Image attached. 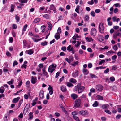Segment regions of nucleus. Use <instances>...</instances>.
<instances>
[{
	"instance_id": "13d9d810",
	"label": "nucleus",
	"mask_w": 121,
	"mask_h": 121,
	"mask_svg": "<svg viewBox=\"0 0 121 121\" xmlns=\"http://www.w3.org/2000/svg\"><path fill=\"white\" fill-rule=\"evenodd\" d=\"M92 64L91 63H89L88 64V67L89 68H91L92 67Z\"/></svg>"
},
{
	"instance_id": "b1692460",
	"label": "nucleus",
	"mask_w": 121,
	"mask_h": 121,
	"mask_svg": "<svg viewBox=\"0 0 121 121\" xmlns=\"http://www.w3.org/2000/svg\"><path fill=\"white\" fill-rule=\"evenodd\" d=\"M33 113L32 112H30L29 113V118L31 120L33 118Z\"/></svg>"
},
{
	"instance_id": "4468645a",
	"label": "nucleus",
	"mask_w": 121,
	"mask_h": 121,
	"mask_svg": "<svg viewBox=\"0 0 121 121\" xmlns=\"http://www.w3.org/2000/svg\"><path fill=\"white\" fill-rule=\"evenodd\" d=\"M26 54H27L29 55H31L33 53V52L31 49H30L28 50H26L25 51Z\"/></svg>"
},
{
	"instance_id": "09e8293b",
	"label": "nucleus",
	"mask_w": 121,
	"mask_h": 121,
	"mask_svg": "<svg viewBox=\"0 0 121 121\" xmlns=\"http://www.w3.org/2000/svg\"><path fill=\"white\" fill-rule=\"evenodd\" d=\"M18 64V63L16 60H14L13 63V67L15 66V65H16Z\"/></svg>"
},
{
	"instance_id": "3c124183",
	"label": "nucleus",
	"mask_w": 121,
	"mask_h": 121,
	"mask_svg": "<svg viewBox=\"0 0 121 121\" xmlns=\"http://www.w3.org/2000/svg\"><path fill=\"white\" fill-rule=\"evenodd\" d=\"M73 118L77 121H79V119L78 117L77 116H73Z\"/></svg>"
},
{
	"instance_id": "052dcab7",
	"label": "nucleus",
	"mask_w": 121,
	"mask_h": 121,
	"mask_svg": "<svg viewBox=\"0 0 121 121\" xmlns=\"http://www.w3.org/2000/svg\"><path fill=\"white\" fill-rule=\"evenodd\" d=\"M109 47L108 46H105L104 48H101V49L102 50H103L104 49H107Z\"/></svg>"
},
{
	"instance_id": "e2e57ef3",
	"label": "nucleus",
	"mask_w": 121,
	"mask_h": 121,
	"mask_svg": "<svg viewBox=\"0 0 121 121\" xmlns=\"http://www.w3.org/2000/svg\"><path fill=\"white\" fill-rule=\"evenodd\" d=\"M28 95L26 94H25L24 95V98L26 99H27L28 98Z\"/></svg>"
},
{
	"instance_id": "8fccbe9b",
	"label": "nucleus",
	"mask_w": 121,
	"mask_h": 121,
	"mask_svg": "<svg viewBox=\"0 0 121 121\" xmlns=\"http://www.w3.org/2000/svg\"><path fill=\"white\" fill-rule=\"evenodd\" d=\"M28 25L27 24L25 25L23 27V30L24 31H25L26 30V29Z\"/></svg>"
},
{
	"instance_id": "a19ab883",
	"label": "nucleus",
	"mask_w": 121,
	"mask_h": 121,
	"mask_svg": "<svg viewBox=\"0 0 121 121\" xmlns=\"http://www.w3.org/2000/svg\"><path fill=\"white\" fill-rule=\"evenodd\" d=\"M89 18V17L87 15H86L85 16V20L88 21Z\"/></svg>"
},
{
	"instance_id": "2eb2a0df",
	"label": "nucleus",
	"mask_w": 121,
	"mask_h": 121,
	"mask_svg": "<svg viewBox=\"0 0 121 121\" xmlns=\"http://www.w3.org/2000/svg\"><path fill=\"white\" fill-rule=\"evenodd\" d=\"M78 75V71H76L75 72H73L72 73V76L73 77H77Z\"/></svg>"
},
{
	"instance_id": "9d476101",
	"label": "nucleus",
	"mask_w": 121,
	"mask_h": 121,
	"mask_svg": "<svg viewBox=\"0 0 121 121\" xmlns=\"http://www.w3.org/2000/svg\"><path fill=\"white\" fill-rule=\"evenodd\" d=\"M31 81L32 84H35L37 82V80L36 78L35 77L33 76H32Z\"/></svg>"
},
{
	"instance_id": "680f3d73",
	"label": "nucleus",
	"mask_w": 121,
	"mask_h": 121,
	"mask_svg": "<svg viewBox=\"0 0 121 121\" xmlns=\"http://www.w3.org/2000/svg\"><path fill=\"white\" fill-rule=\"evenodd\" d=\"M117 57V56L116 55H114L112 57V59L113 60H114Z\"/></svg>"
},
{
	"instance_id": "338daca9",
	"label": "nucleus",
	"mask_w": 121,
	"mask_h": 121,
	"mask_svg": "<svg viewBox=\"0 0 121 121\" xmlns=\"http://www.w3.org/2000/svg\"><path fill=\"white\" fill-rule=\"evenodd\" d=\"M61 49L63 51H65L66 49V47L65 46L61 48Z\"/></svg>"
},
{
	"instance_id": "a211bd4d",
	"label": "nucleus",
	"mask_w": 121,
	"mask_h": 121,
	"mask_svg": "<svg viewBox=\"0 0 121 121\" xmlns=\"http://www.w3.org/2000/svg\"><path fill=\"white\" fill-rule=\"evenodd\" d=\"M82 72L85 75H87L89 73V72L87 69H83Z\"/></svg>"
},
{
	"instance_id": "bf43d9fd",
	"label": "nucleus",
	"mask_w": 121,
	"mask_h": 121,
	"mask_svg": "<svg viewBox=\"0 0 121 121\" xmlns=\"http://www.w3.org/2000/svg\"><path fill=\"white\" fill-rule=\"evenodd\" d=\"M52 27V25L49 26L48 27V29L49 30H51Z\"/></svg>"
},
{
	"instance_id": "39448f33",
	"label": "nucleus",
	"mask_w": 121,
	"mask_h": 121,
	"mask_svg": "<svg viewBox=\"0 0 121 121\" xmlns=\"http://www.w3.org/2000/svg\"><path fill=\"white\" fill-rule=\"evenodd\" d=\"M99 32L101 33H103V30H104V28L103 26V23H101L100 24L99 27Z\"/></svg>"
},
{
	"instance_id": "7c9ffc66",
	"label": "nucleus",
	"mask_w": 121,
	"mask_h": 121,
	"mask_svg": "<svg viewBox=\"0 0 121 121\" xmlns=\"http://www.w3.org/2000/svg\"><path fill=\"white\" fill-rule=\"evenodd\" d=\"M4 88L3 86H1L0 88V92L2 94L4 91Z\"/></svg>"
},
{
	"instance_id": "a18cd8bd",
	"label": "nucleus",
	"mask_w": 121,
	"mask_h": 121,
	"mask_svg": "<svg viewBox=\"0 0 121 121\" xmlns=\"http://www.w3.org/2000/svg\"><path fill=\"white\" fill-rule=\"evenodd\" d=\"M87 3L89 5H91L93 4H94L93 0H91V1L88 2Z\"/></svg>"
},
{
	"instance_id": "e433bc0d",
	"label": "nucleus",
	"mask_w": 121,
	"mask_h": 121,
	"mask_svg": "<svg viewBox=\"0 0 121 121\" xmlns=\"http://www.w3.org/2000/svg\"><path fill=\"white\" fill-rule=\"evenodd\" d=\"M79 5H77L75 9V11L77 13H79Z\"/></svg>"
},
{
	"instance_id": "2f4dec72",
	"label": "nucleus",
	"mask_w": 121,
	"mask_h": 121,
	"mask_svg": "<svg viewBox=\"0 0 121 121\" xmlns=\"http://www.w3.org/2000/svg\"><path fill=\"white\" fill-rule=\"evenodd\" d=\"M98 105V103L97 101H96L93 104L92 106L93 107H97Z\"/></svg>"
},
{
	"instance_id": "bb28decb",
	"label": "nucleus",
	"mask_w": 121,
	"mask_h": 121,
	"mask_svg": "<svg viewBox=\"0 0 121 121\" xmlns=\"http://www.w3.org/2000/svg\"><path fill=\"white\" fill-rule=\"evenodd\" d=\"M115 52L113 51H108L106 53V54L107 55H109L111 54L112 53H115Z\"/></svg>"
},
{
	"instance_id": "7ed1b4c3",
	"label": "nucleus",
	"mask_w": 121,
	"mask_h": 121,
	"mask_svg": "<svg viewBox=\"0 0 121 121\" xmlns=\"http://www.w3.org/2000/svg\"><path fill=\"white\" fill-rule=\"evenodd\" d=\"M56 65H54L53 64H52L50 66H49L48 69V71L51 73H52L55 70V68L56 67Z\"/></svg>"
},
{
	"instance_id": "aec40b11",
	"label": "nucleus",
	"mask_w": 121,
	"mask_h": 121,
	"mask_svg": "<svg viewBox=\"0 0 121 121\" xmlns=\"http://www.w3.org/2000/svg\"><path fill=\"white\" fill-rule=\"evenodd\" d=\"M69 81L73 83H75L77 82L76 80L73 78H70L69 80Z\"/></svg>"
},
{
	"instance_id": "a878e982",
	"label": "nucleus",
	"mask_w": 121,
	"mask_h": 121,
	"mask_svg": "<svg viewBox=\"0 0 121 121\" xmlns=\"http://www.w3.org/2000/svg\"><path fill=\"white\" fill-rule=\"evenodd\" d=\"M56 8L55 7L54 5L53 4H51L50 5L49 7V9L51 10H54V9H56Z\"/></svg>"
},
{
	"instance_id": "cd10ccee",
	"label": "nucleus",
	"mask_w": 121,
	"mask_h": 121,
	"mask_svg": "<svg viewBox=\"0 0 121 121\" xmlns=\"http://www.w3.org/2000/svg\"><path fill=\"white\" fill-rule=\"evenodd\" d=\"M69 52H72V53L73 54L75 53V49L73 47H72L70 49L69 51Z\"/></svg>"
},
{
	"instance_id": "49530a36",
	"label": "nucleus",
	"mask_w": 121,
	"mask_h": 121,
	"mask_svg": "<svg viewBox=\"0 0 121 121\" xmlns=\"http://www.w3.org/2000/svg\"><path fill=\"white\" fill-rule=\"evenodd\" d=\"M7 114H6L5 115V117L4 118V121H8V120L7 119Z\"/></svg>"
},
{
	"instance_id": "ea45409f",
	"label": "nucleus",
	"mask_w": 121,
	"mask_h": 121,
	"mask_svg": "<svg viewBox=\"0 0 121 121\" xmlns=\"http://www.w3.org/2000/svg\"><path fill=\"white\" fill-rule=\"evenodd\" d=\"M48 42L46 41H44V42L41 43V44L42 46H45L47 45Z\"/></svg>"
},
{
	"instance_id": "c756f323",
	"label": "nucleus",
	"mask_w": 121,
	"mask_h": 121,
	"mask_svg": "<svg viewBox=\"0 0 121 121\" xmlns=\"http://www.w3.org/2000/svg\"><path fill=\"white\" fill-rule=\"evenodd\" d=\"M67 86L69 87H72L73 86V84L70 82H68L67 83Z\"/></svg>"
},
{
	"instance_id": "412c9836",
	"label": "nucleus",
	"mask_w": 121,
	"mask_h": 121,
	"mask_svg": "<svg viewBox=\"0 0 121 121\" xmlns=\"http://www.w3.org/2000/svg\"><path fill=\"white\" fill-rule=\"evenodd\" d=\"M60 34L56 33L55 35V38L57 40L58 39L60 38Z\"/></svg>"
},
{
	"instance_id": "5fc2aeb1",
	"label": "nucleus",
	"mask_w": 121,
	"mask_h": 121,
	"mask_svg": "<svg viewBox=\"0 0 121 121\" xmlns=\"http://www.w3.org/2000/svg\"><path fill=\"white\" fill-rule=\"evenodd\" d=\"M109 69L108 68H107L104 71V72L105 73H107L109 72Z\"/></svg>"
},
{
	"instance_id": "f257e3e1",
	"label": "nucleus",
	"mask_w": 121,
	"mask_h": 121,
	"mask_svg": "<svg viewBox=\"0 0 121 121\" xmlns=\"http://www.w3.org/2000/svg\"><path fill=\"white\" fill-rule=\"evenodd\" d=\"M81 83H80L78 84L77 86L75 87V90L76 91L78 90V93H80L84 91L85 87L83 86H81Z\"/></svg>"
},
{
	"instance_id": "9b49d317",
	"label": "nucleus",
	"mask_w": 121,
	"mask_h": 121,
	"mask_svg": "<svg viewBox=\"0 0 121 121\" xmlns=\"http://www.w3.org/2000/svg\"><path fill=\"white\" fill-rule=\"evenodd\" d=\"M71 98L73 100L75 99L78 97V96L75 93L72 94L71 95Z\"/></svg>"
},
{
	"instance_id": "dca6fc26",
	"label": "nucleus",
	"mask_w": 121,
	"mask_h": 121,
	"mask_svg": "<svg viewBox=\"0 0 121 121\" xmlns=\"http://www.w3.org/2000/svg\"><path fill=\"white\" fill-rule=\"evenodd\" d=\"M20 99V98L19 97L15 98L13 100L12 102L13 103H16Z\"/></svg>"
},
{
	"instance_id": "1a4fd4ad",
	"label": "nucleus",
	"mask_w": 121,
	"mask_h": 121,
	"mask_svg": "<svg viewBox=\"0 0 121 121\" xmlns=\"http://www.w3.org/2000/svg\"><path fill=\"white\" fill-rule=\"evenodd\" d=\"M30 105L29 104H28L26 105L23 111L24 114V113H25V114H26V112H27L29 108H30Z\"/></svg>"
},
{
	"instance_id": "6e6d98bb",
	"label": "nucleus",
	"mask_w": 121,
	"mask_h": 121,
	"mask_svg": "<svg viewBox=\"0 0 121 121\" xmlns=\"http://www.w3.org/2000/svg\"><path fill=\"white\" fill-rule=\"evenodd\" d=\"M91 15L93 17H94L95 16V13L94 12L92 11L90 13Z\"/></svg>"
},
{
	"instance_id": "37998d69",
	"label": "nucleus",
	"mask_w": 121,
	"mask_h": 121,
	"mask_svg": "<svg viewBox=\"0 0 121 121\" xmlns=\"http://www.w3.org/2000/svg\"><path fill=\"white\" fill-rule=\"evenodd\" d=\"M105 62V61L104 60H102L99 61V65H101L103 63H104Z\"/></svg>"
},
{
	"instance_id": "774afa93",
	"label": "nucleus",
	"mask_w": 121,
	"mask_h": 121,
	"mask_svg": "<svg viewBox=\"0 0 121 121\" xmlns=\"http://www.w3.org/2000/svg\"><path fill=\"white\" fill-rule=\"evenodd\" d=\"M13 27L14 29H15L17 28V27L16 24H14L13 25Z\"/></svg>"
},
{
	"instance_id": "6e6552de",
	"label": "nucleus",
	"mask_w": 121,
	"mask_h": 121,
	"mask_svg": "<svg viewBox=\"0 0 121 121\" xmlns=\"http://www.w3.org/2000/svg\"><path fill=\"white\" fill-rule=\"evenodd\" d=\"M78 113L80 115L82 116H84L87 114V111L85 110H83L78 112Z\"/></svg>"
},
{
	"instance_id": "c9c22d12",
	"label": "nucleus",
	"mask_w": 121,
	"mask_h": 121,
	"mask_svg": "<svg viewBox=\"0 0 121 121\" xmlns=\"http://www.w3.org/2000/svg\"><path fill=\"white\" fill-rule=\"evenodd\" d=\"M14 82V80L13 79H12L11 80V81L8 82L7 83L9 85H11Z\"/></svg>"
},
{
	"instance_id": "de8ad7c7",
	"label": "nucleus",
	"mask_w": 121,
	"mask_h": 121,
	"mask_svg": "<svg viewBox=\"0 0 121 121\" xmlns=\"http://www.w3.org/2000/svg\"><path fill=\"white\" fill-rule=\"evenodd\" d=\"M90 75L91 78H97V76L95 74H91Z\"/></svg>"
},
{
	"instance_id": "864d4df0",
	"label": "nucleus",
	"mask_w": 121,
	"mask_h": 121,
	"mask_svg": "<svg viewBox=\"0 0 121 121\" xmlns=\"http://www.w3.org/2000/svg\"><path fill=\"white\" fill-rule=\"evenodd\" d=\"M105 112L108 114H111V112L109 110L106 109L105 110Z\"/></svg>"
},
{
	"instance_id": "f03ea898",
	"label": "nucleus",
	"mask_w": 121,
	"mask_h": 121,
	"mask_svg": "<svg viewBox=\"0 0 121 121\" xmlns=\"http://www.w3.org/2000/svg\"><path fill=\"white\" fill-rule=\"evenodd\" d=\"M81 104V99L79 98L77 99L75 101V103L74 107L76 108H78L80 106Z\"/></svg>"
},
{
	"instance_id": "72a5a7b5",
	"label": "nucleus",
	"mask_w": 121,
	"mask_h": 121,
	"mask_svg": "<svg viewBox=\"0 0 121 121\" xmlns=\"http://www.w3.org/2000/svg\"><path fill=\"white\" fill-rule=\"evenodd\" d=\"M15 18L16 20V22H19L20 20V18L19 16H17V15H15Z\"/></svg>"
},
{
	"instance_id": "393cba45",
	"label": "nucleus",
	"mask_w": 121,
	"mask_h": 121,
	"mask_svg": "<svg viewBox=\"0 0 121 121\" xmlns=\"http://www.w3.org/2000/svg\"><path fill=\"white\" fill-rule=\"evenodd\" d=\"M86 40L88 42H91V41H93V39L91 37L89 38L88 37L86 38Z\"/></svg>"
},
{
	"instance_id": "6ab92c4d",
	"label": "nucleus",
	"mask_w": 121,
	"mask_h": 121,
	"mask_svg": "<svg viewBox=\"0 0 121 121\" xmlns=\"http://www.w3.org/2000/svg\"><path fill=\"white\" fill-rule=\"evenodd\" d=\"M43 71V75L45 76L46 77H48V73L45 70H42Z\"/></svg>"
},
{
	"instance_id": "4d7b16f0",
	"label": "nucleus",
	"mask_w": 121,
	"mask_h": 121,
	"mask_svg": "<svg viewBox=\"0 0 121 121\" xmlns=\"http://www.w3.org/2000/svg\"><path fill=\"white\" fill-rule=\"evenodd\" d=\"M81 44V42H79V41H78L77 42V44H76L75 45V46L76 47H78V46H79L80 44Z\"/></svg>"
},
{
	"instance_id": "c03bdc74",
	"label": "nucleus",
	"mask_w": 121,
	"mask_h": 121,
	"mask_svg": "<svg viewBox=\"0 0 121 121\" xmlns=\"http://www.w3.org/2000/svg\"><path fill=\"white\" fill-rule=\"evenodd\" d=\"M32 39H33V41L35 42H37L38 41L40 40H41V39H35L33 38H32Z\"/></svg>"
},
{
	"instance_id": "0e129e2a",
	"label": "nucleus",
	"mask_w": 121,
	"mask_h": 121,
	"mask_svg": "<svg viewBox=\"0 0 121 121\" xmlns=\"http://www.w3.org/2000/svg\"><path fill=\"white\" fill-rule=\"evenodd\" d=\"M110 79L112 82L114 81L115 80V78L113 77H110Z\"/></svg>"
},
{
	"instance_id": "69168bd1",
	"label": "nucleus",
	"mask_w": 121,
	"mask_h": 121,
	"mask_svg": "<svg viewBox=\"0 0 121 121\" xmlns=\"http://www.w3.org/2000/svg\"><path fill=\"white\" fill-rule=\"evenodd\" d=\"M114 6L116 7H120L121 6L120 5L119 3H117L115 4H114Z\"/></svg>"
},
{
	"instance_id": "0eeeda50",
	"label": "nucleus",
	"mask_w": 121,
	"mask_h": 121,
	"mask_svg": "<svg viewBox=\"0 0 121 121\" xmlns=\"http://www.w3.org/2000/svg\"><path fill=\"white\" fill-rule=\"evenodd\" d=\"M96 88L98 91H100L103 89V87L101 85H98L96 86Z\"/></svg>"
},
{
	"instance_id": "423d86ee",
	"label": "nucleus",
	"mask_w": 121,
	"mask_h": 121,
	"mask_svg": "<svg viewBox=\"0 0 121 121\" xmlns=\"http://www.w3.org/2000/svg\"><path fill=\"white\" fill-rule=\"evenodd\" d=\"M73 57L72 56H70L69 58H66L65 60L69 63H70L71 62L73 61Z\"/></svg>"
},
{
	"instance_id": "58836bf2",
	"label": "nucleus",
	"mask_w": 121,
	"mask_h": 121,
	"mask_svg": "<svg viewBox=\"0 0 121 121\" xmlns=\"http://www.w3.org/2000/svg\"><path fill=\"white\" fill-rule=\"evenodd\" d=\"M79 63L78 61H77L75 62H74L72 63V64H71V65L73 66H75L76 65H78Z\"/></svg>"
},
{
	"instance_id": "5701e85b",
	"label": "nucleus",
	"mask_w": 121,
	"mask_h": 121,
	"mask_svg": "<svg viewBox=\"0 0 121 121\" xmlns=\"http://www.w3.org/2000/svg\"><path fill=\"white\" fill-rule=\"evenodd\" d=\"M109 105L107 104H104L102 106V108L103 109L107 108V107H108Z\"/></svg>"
},
{
	"instance_id": "f3484780",
	"label": "nucleus",
	"mask_w": 121,
	"mask_h": 121,
	"mask_svg": "<svg viewBox=\"0 0 121 121\" xmlns=\"http://www.w3.org/2000/svg\"><path fill=\"white\" fill-rule=\"evenodd\" d=\"M113 35L114 38H117V36H121V34L119 32L117 34H116V33H114Z\"/></svg>"
},
{
	"instance_id": "473e14b6",
	"label": "nucleus",
	"mask_w": 121,
	"mask_h": 121,
	"mask_svg": "<svg viewBox=\"0 0 121 121\" xmlns=\"http://www.w3.org/2000/svg\"><path fill=\"white\" fill-rule=\"evenodd\" d=\"M97 98L99 100H103V97L102 96H100L99 95H97Z\"/></svg>"
},
{
	"instance_id": "f704fd0d",
	"label": "nucleus",
	"mask_w": 121,
	"mask_h": 121,
	"mask_svg": "<svg viewBox=\"0 0 121 121\" xmlns=\"http://www.w3.org/2000/svg\"><path fill=\"white\" fill-rule=\"evenodd\" d=\"M15 7V5H13L12 4H11V9L10 10V11L11 12H13V11L14 10V8Z\"/></svg>"
},
{
	"instance_id": "ddd939ff",
	"label": "nucleus",
	"mask_w": 121,
	"mask_h": 121,
	"mask_svg": "<svg viewBox=\"0 0 121 121\" xmlns=\"http://www.w3.org/2000/svg\"><path fill=\"white\" fill-rule=\"evenodd\" d=\"M39 96L41 99H43L44 98V91H43L42 90L40 91L39 94Z\"/></svg>"
},
{
	"instance_id": "c85d7f7f",
	"label": "nucleus",
	"mask_w": 121,
	"mask_h": 121,
	"mask_svg": "<svg viewBox=\"0 0 121 121\" xmlns=\"http://www.w3.org/2000/svg\"><path fill=\"white\" fill-rule=\"evenodd\" d=\"M43 17L46 19H49L50 17V15L48 14H46L43 15Z\"/></svg>"
},
{
	"instance_id": "4c0bfd02",
	"label": "nucleus",
	"mask_w": 121,
	"mask_h": 121,
	"mask_svg": "<svg viewBox=\"0 0 121 121\" xmlns=\"http://www.w3.org/2000/svg\"><path fill=\"white\" fill-rule=\"evenodd\" d=\"M40 19L39 18H37L35 19L34 21V22L35 23H36L40 21Z\"/></svg>"
},
{
	"instance_id": "20e7f679",
	"label": "nucleus",
	"mask_w": 121,
	"mask_h": 121,
	"mask_svg": "<svg viewBox=\"0 0 121 121\" xmlns=\"http://www.w3.org/2000/svg\"><path fill=\"white\" fill-rule=\"evenodd\" d=\"M97 31L96 29L95 28H92L91 31V35L92 36H95L97 34Z\"/></svg>"
},
{
	"instance_id": "f8f14e48",
	"label": "nucleus",
	"mask_w": 121,
	"mask_h": 121,
	"mask_svg": "<svg viewBox=\"0 0 121 121\" xmlns=\"http://www.w3.org/2000/svg\"><path fill=\"white\" fill-rule=\"evenodd\" d=\"M49 87L48 88V89L49 90V93L50 95L52 94L53 93V88L51 87L50 85H49Z\"/></svg>"
},
{
	"instance_id": "79ce46f5",
	"label": "nucleus",
	"mask_w": 121,
	"mask_h": 121,
	"mask_svg": "<svg viewBox=\"0 0 121 121\" xmlns=\"http://www.w3.org/2000/svg\"><path fill=\"white\" fill-rule=\"evenodd\" d=\"M57 33L58 34H60L61 33V29L60 27H59L57 30Z\"/></svg>"
},
{
	"instance_id": "603ef678",
	"label": "nucleus",
	"mask_w": 121,
	"mask_h": 121,
	"mask_svg": "<svg viewBox=\"0 0 121 121\" xmlns=\"http://www.w3.org/2000/svg\"><path fill=\"white\" fill-rule=\"evenodd\" d=\"M113 48V49L115 51H116L118 49V47L116 45L114 46Z\"/></svg>"
},
{
	"instance_id": "4be33fe9",
	"label": "nucleus",
	"mask_w": 121,
	"mask_h": 121,
	"mask_svg": "<svg viewBox=\"0 0 121 121\" xmlns=\"http://www.w3.org/2000/svg\"><path fill=\"white\" fill-rule=\"evenodd\" d=\"M61 90L63 92H65L66 90V87L64 86H63L61 87Z\"/></svg>"
}]
</instances>
